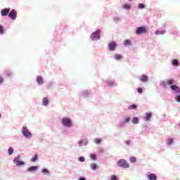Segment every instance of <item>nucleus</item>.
Here are the masks:
<instances>
[{"label": "nucleus", "mask_w": 180, "mask_h": 180, "mask_svg": "<svg viewBox=\"0 0 180 180\" xmlns=\"http://www.w3.org/2000/svg\"><path fill=\"white\" fill-rule=\"evenodd\" d=\"M117 165L121 168H129L130 165L126 161V160L121 159L117 161Z\"/></svg>", "instance_id": "obj_1"}, {"label": "nucleus", "mask_w": 180, "mask_h": 180, "mask_svg": "<svg viewBox=\"0 0 180 180\" xmlns=\"http://www.w3.org/2000/svg\"><path fill=\"white\" fill-rule=\"evenodd\" d=\"M22 133L25 137L27 139H30L32 137V133L29 131V129H27V127H23L22 129Z\"/></svg>", "instance_id": "obj_2"}, {"label": "nucleus", "mask_w": 180, "mask_h": 180, "mask_svg": "<svg viewBox=\"0 0 180 180\" xmlns=\"http://www.w3.org/2000/svg\"><path fill=\"white\" fill-rule=\"evenodd\" d=\"M62 124L63 126H65V127H71L72 123H71V119L68 117H64L62 119Z\"/></svg>", "instance_id": "obj_3"}, {"label": "nucleus", "mask_w": 180, "mask_h": 180, "mask_svg": "<svg viewBox=\"0 0 180 180\" xmlns=\"http://www.w3.org/2000/svg\"><path fill=\"white\" fill-rule=\"evenodd\" d=\"M20 155H18L13 160L14 164H15L17 167H22V165H25V162L20 161Z\"/></svg>", "instance_id": "obj_4"}, {"label": "nucleus", "mask_w": 180, "mask_h": 180, "mask_svg": "<svg viewBox=\"0 0 180 180\" xmlns=\"http://www.w3.org/2000/svg\"><path fill=\"white\" fill-rule=\"evenodd\" d=\"M101 30H98L91 34V38L92 40H99L101 39Z\"/></svg>", "instance_id": "obj_5"}, {"label": "nucleus", "mask_w": 180, "mask_h": 180, "mask_svg": "<svg viewBox=\"0 0 180 180\" xmlns=\"http://www.w3.org/2000/svg\"><path fill=\"white\" fill-rule=\"evenodd\" d=\"M136 33L137 34H142V33H147V28L146 27H139L136 30Z\"/></svg>", "instance_id": "obj_6"}, {"label": "nucleus", "mask_w": 180, "mask_h": 180, "mask_svg": "<svg viewBox=\"0 0 180 180\" xmlns=\"http://www.w3.org/2000/svg\"><path fill=\"white\" fill-rule=\"evenodd\" d=\"M16 16H18V12H16L15 10H12L8 13V18H10V19L12 20H15V19H16Z\"/></svg>", "instance_id": "obj_7"}, {"label": "nucleus", "mask_w": 180, "mask_h": 180, "mask_svg": "<svg viewBox=\"0 0 180 180\" xmlns=\"http://www.w3.org/2000/svg\"><path fill=\"white\" fill-rule=\"evenodd\" d=\"M9 12H11L10 8H4L1 11V16H8L9 15Z\"/></svg>", "instance_id": "obj_8"}, {"label": "nucleus", "mask_w": 180, "mask_h": 180, "mask_svg": "<svg viewBox=\"0 0 180 180\" xmlns=\"http://www.w3.org/2000/svg\"><path fill=\"white\" fill-rule=\"evenodd\" d=\"M117 44L115 42H111L108 44V47H109V50H111L112 51H113L114 50H115L116 47H117Z\"/></svg>", "instance_id": "obj_9"}, {"label": "nucleus", "mask_w": 180, "mask_h": 180, "mask_svg": "<svg viewBox=\"0 0 180 180\" xmlns=\"http://www.w3.org/2000/svg\"><path fill=\"white\" fill-rule=\"evenodd\" d=\"M172 91H176L177 94H180V88L176 85H172L170 86Z\"/></svg>", "instance_id": "obj_10"}, {"label": "nucleus", "mask_w": 180, "mask_h": 180, "mask_svg": "<svg viewBox=\"0 0 180 180\" xmlns=\"http://www.w3.org/2000/svg\"><path fill=\"white\" fill-rule=\"evenodd\" d=\"M37 168H39L37 166H31L27 169V171H28V172H35V171H37Z\"/></svg>", "instance_id": "obj_11"}, {"label": "nucleus", "mask_w": 180, "mask_h": 180, "mask_svg": "<svg viewBox=\"0 0 180 180\" xmlns=\"http://www.w3.org/2000/svg\"><path fill=\"white\" fill-rule=\"evenodd\" d=\"M148 179L157 180V175H155V174H150L148 175Z\"/></svg>", "instance_id": "obj_12"}, {"label": "nucleus", "mask_w": 180, "mask_h": 180, "mask_svg": "<svg viewBox=\"0 0 180 180\" xmlns=\"http://www.w3.org/2000/svg\"><path fill=\"white\" fill-rule=\"evenodd\" d=\"M140 81H142V82H147V81H148V77L143 75L140 77Z\"/></svg>", "instance_id": "obj_13"}, {"label": "nucleus", "mask_w": 180, "mask_h": 180, "mask_svg": "<svg viewBox=\"0 0 180 180\" xmlns=\"http://www.w3.org/2000/svg\"><path fill=\"white\" fill-rule=\"evenodd\" d=\"M37 82L39 85H43V84H44V82L43 81V78L41 77H38L37 78Z\"/></svg>", "instance_id": "obj_14"}, {"label": "nucleus", "mask_w": 180, "mask_h": 180, "mask_svg": "<svg viewBox=\"0 0 180 180\" xmlns=\"http://www.w3.org/2000/svg\"><path fill=\"white\" fill-rule=\"evenodd\" d=\"M42 103L44 106H47V105H49V98L47 97H44L43 98Z\"/></svg>", "instance_id": "obj_15"}, {"label": "nucleus", "mask_w": 180, "mask_h": 180, "mask_svg": "<svg viewBox=\"0 0 180 180\" xmlns=\"http://www.w3.org/2000/svg\"><path fill=\"white\" fill-rule=\"evenodd\" d=\"M166 84H167V85H173V84H175V80H174V79H170L167 80Z\"/></svg>", "instance_id": "obj_16"}, {"label": "nucleus", "mask_w": 180, "mask_h": 180, "mask_svg": "<svg viewBox=\"0 0 180 180\" xmlns=\"http://www.w3.org/2000/svg\"><path fill=\"white\" fill-rule=\"evenodd\" d=\"M151 115H152L151 112H147L146 114L145 120H146V122L150 121V118L151 117Z\"/></svg>", "instance_id": "obj_17"}, {"label": "nucleus", "mask_w": 180, "mask_h": 180, "mask_svg": "<svg viewBox=\"0 0 180 180\" xmlns=\"http://www.w3.org/2000/svg\"><path fill=\"white\" fill-rule=\"evenodd\" d=\"M91 169H93L94 171L98 169V165L93 163L90 165Z\"/></svg>", "instance_id": "obj_18"}, {"label": "nucleus", "mask_w": 180, "mask_h": 180, "mask_svg": "<svg viewBox=\"0 0 180 180\" xmlns=\"http://www.w3.org/2000/svg\"><path fill=\"white\" fill-rule=\"evenodd\" d=\"M130 122V117H126L124 120L121 122V124H124V123H129Z\"/></svg>", "instance_id": "obj_19"}, {"label": "nucleus", "mask_w": 180, "mask_h": 180, "mask_svg": "<svg viewBox=\"0 0 180 180\" xmlns=\"http://www.w3.org/2000/svg\"><path fill=\"white\" fill-rule=\"evenodd\" d=\"M123 9H130L131 8V6L129 4H125L122 6Z\"/></svg>", "instance_id": "obj_20"}, {"label": "nucleus", "mask_w": 180, "mask_h": 180, "mask_svg": "<svg viewBox=\"0 0 180 180\" xmlns=\"http://www.w3.org/2000/svg\"><path fill=\"white\" fill-rule=\"evenodd\" d=\"M165 30H161V31H160V30H157L155 33V34H157V35H159V34H165Z\"/></svg>", "instance_id": "obj_21"}, {"label": "nucleus", "mask_w": 180, "mask_h": 180, "mask_svg": "<svg viewBox=\"0 0 180 180\" xmlns=\"http://www.w3.org/2000/svg\"><path fill=\"white\" fill-rule=\"evenodd\" d=\"M132 123L134 124H139V118H137V117H134L133 119H132Z\"/></svg>", "instance_id": "obj_22"}, {"label": "nucleus", "mask_w": 180, "mask_h": 180, "mask_svg": "<svg viewBox=\"0 0 180 180\" xmlns=\"http://www.w3.org/2000/svg\"><path fill=\"white\" fill-rule=\"evenodd\" d=\"M128 109H129V110H131L132 109H137V105L135 104L129 105Z\"/></svg>", "instance_id": "obj_23"}, {"label": "nucleus", "mask_w": 180, "mask_h": 180, "mask_svg": "<svg viewBox=\"0 0 180 180\" xmlns=\"http://www.w3.org/2000/svg\"><path fill=\"white\" fill-rule=\"evenodd\" d=\"M37 160H39V156L37 155V154L34 155V157H32V162H36Z\"/></svg>", "instance_id": "obj_24"}, {"label": "nucleus", "mask_w": 180, "mask_h": 180, "mask_svg": "<svg viewBox=\"0 0 180 180\" xmlns=\"http://www.w3.org/2000/svg\"><path fill=\"white\" fill-rule=\"evenodd\" d=\"M172 65H176V66L179 65V62L178 61L177 59H174V60L172 61Z\"/></svg>", "instance_id": "obj_25"}, {"label": "nucleus", "mask_w": 180, "mask_h": 180, "mask_svg": "<svg viewBox=\"0 0 180 180\" xmlns=\"http://www.w3.org/2000/svg\"><path fill=\"white\" fill-rule=\"evenodd\" d=\"M129 160L131 162H133V163L137 162V158H136V157H131Z\"/></svg>", "instance_id": "obj_26"}, {"label": "nucleus", "mask_w": 180, "mask_h": 180, "mask_svg": "<svg viewBox=\"0 0 180 180\" xmlns=\"http://www.w3.org/2000/svg\"><path fill=\"white\" fill-rule=\"evenodd\" d=\"M124 46H130L131 44V41L130 40H126L124 41Z\"/></svg>", "instance_id": "obj_27"}, {"label": "nucleus", "mask_w": 180, "mask_h": 180, "mask_svg": "<svg viewBox=\"0 0 180 180\" xmlns=\"http://www.w3.org/2000/svg\"><path fill=\"white\" fill-rule=\"evenodd\" d=\"M114 58H115V60H121L122 59V56L116 53L114 56Z\"/></svg>", "instance_id": "obj_28"}, {"label": "nucleus", "mask_w": 180, "mask_h": 180, "mask_svg": "<svg viewBox=\"0 0 180 180\" xmlns=\"http://www.w3.org/2000/svg\"><path fill=\"white\" fill-rule=\"evenodd\" d=\"M8 153L9 155H12V154H13V149L12 148V147L8 148Z\"/></svg>", "instance_id": "obj_29"}, {"label": "nucleus", "mask_w": 180, "mask_h": 180, "mask_svg": "<svg viewBox=\"0 0 180 180\" xmlns=\"http://www.w3.org/2000/svg\"><path fill=\"white\" fill-rule=\"evenodd\" d=\"M101 142H102V141L101 140V139H96L94 140V143H95L96 144H101Z\"/></svg>", "instance_id": "obj_30"}, {"label": "nucleus", "mask_w": 180, "mask_h": 180, "mask_svg": "<svg viewBox=\"0 0 180 180\" xmlns=\"http://www.w3.org/2000/svg\"><path fill=\"white\" fill-rule=\"evenodd\" d=\"M113 85H115V82L113 81L108 82V86H113Z\"/></svg>", "instance_id": "obj_31"}, {"label": "nucleus", "mask_w": 180, "mask_h": 180, "mask_svg": "<svg viewBox=\"0 0 180 180\" xmlns=\"http://www.w3.org/2000/svg\"><path fill=\"white\" fill-rule=\"evenodd\" d=\"M90 158H91V160H93L94 161H95V160H96V154H91V155H90Z\"/></svg>", "instance_id": "obj_32"}, {"label": "nucleus", "mask_w": 180, "mask_h": 180, "mask_svg": "<svg viewBox=\"0 0 180 180\" xmlns=\"http://www.w3.org/2000/svg\"><path fill=\"white\" fill-rule=\"evenodd\" d=\"M42 174H50V172L47 169H42Z\"/></svg>", "instance_id": "obj_33"}, {"label": "nucleus", "mask_w": 180, "mask_h": 180, "mask_svg": "<svg viewBox=\"0 0 180 180\" xmlns=\"http://www.w3.org/2000/svg\"><path fill=\"white\" fill-rule=\"evenodd\" d=\"M172 143H174V139H169L167 140V144L169 146H171V144H172Z\"/></svg>", "instance_id": "obj_34"}, {"label": "nucleus", "mask_w": 180, "mask_h": 180, "mask_svg": "<svg viewBox=\"0 0 180 180\" xmlns=\"http://www.w3.org/2000/svg\"><path fill=\"white\" fill-rule=\"evenodd\" d=\"M139 9H144L146 8V6H144V4L140 3L139 4Z\"/></svg>", "instance_id": "obj_35"}, {"label": "nucleus", "mask_w": 180, "mask_h": 180, "mask_svg": "<svg viewBox=\"0 0 180 180\" xmlns=\"http://www.w3.org/2000/svg\"><path fill=\"white\" fill-rule=\"evenodd\" d=\"M79 161H80L81 162H84V161H85V158H84V157H80L79 158Z\"/></svg>", "instance_id": "obj_36"}, {"label": "nucleus", "mask_w": 180, "mask_h": 180, "mask_svg": "<svg viewBox=\"0 0 180 180\" xmlns=\"http://www.w3.org/2000/svg\"><path fill=\"white\" fill-rule=\"evenodd\" d=\"M111 180H117V176L116 175H112Z\"/></svg>", "instance_id": "obj_37"}, {"label": "nucleus", "mask_w": 180, "mask_h": 180, "mask_svg": "<svg viewBox=\"0 0 180 180\" xmlns=\"http://www.w3.org/2000/svg\"><path fill=\"white\" fill-rule=\"evenodd\" d=\"M137 92H138L139 94H143V89H141V88H138V89H137Z\"/></svg>", "instance_id": "obj_38"}, {"label": "nucleus", "mask_w": 180, "mask_h": 180, "mask_svg": "<svg viewBox=\"0 0 180 180\" xmlns=\"http://www.w3.org/2000/svg\"><path fill=\"white\" fill-rule=\"evenodd\" d=\"M175 99H176V102L180 103V95L176 96L175 97Z\"/></svg>", "instance_id": "obj_39"}, {"label": "nucleus", "mask_w": 180, "mask_h": 180, "mask_svg": "<svg viewBox=\"0 0 180 180\" xmlns=\"http://www.w3.org/2000/svg\"><path fill=\"white\" fill-rule=\"evenodd\" d=\"M126 144H127V146H130V144H131V141H130L129 139L125 141Z\"/></svg>", "instance_id": "obj_40"}, {"label": "nucleus", "mask_w": 180, "mask_h": 180, "mask_svg": "<svg viewBox=\"0 0 180 180\" xmlns=\"http://www.w3.org/2000/svg\"><path fill=\"white\" fill-rule=\"evenodd\" d=\"M4 34V27L2 26H0V34Z\"/></svg>", "instance_id": "obj_41"}, {"label": "nucleus", "mask_w": 180, "mask_h": 180, "mask_svg": "<svg viewBox=\"0 0 180 180\" xmlns=\"http://www.w3.org/2000/svg\"><path fill=\"white\" fill-rule=\"evenodd\" d=\"M4 82V79H2L1 77H0V84H2Z\"/></svg>", "instance_id": "obj_42"}, {"label": "nucleus", "mask_w": 180, "mask_h": 180, "mask_svg": "<svg viewBox=\"0 0 180 180\" xmlns=\"http://www.w3.org/2000/svg\"><path fill=\"white\" fill-rule=\"evenodd\" d=\"M79 180H86V179H85V178H84V177H80V178L79 179Z\"/></svg>", "instance_id": "obj_43"}, {"label": "nucleus", "mask_w": 180, "mask_h": 180, "mask_svg": "<svg viewBox=\"0 0 180 180\" xmlns=\"http://www.w3.org/2000/svg\"><path fill=\"white\" fill-rule=\"evenodd\" d=\"M8 77H11V74H8Z\"/></svg>", "instance_id": "obj_44"}, {"label": "nucleus", "mask_w": 180, "mask_h": 180, "mask_svg": "<svg viewBox=\"0 0 180 180\" xmlns=\"http://www.w3.org/2000/svg\"><path fill=\"white\" fill-rule=\"evenodd\" d=\"M1 116H2V115H1V114H0V119H1Z\"/></svg>", "instance_id": "obj_45"}, {"label": "nucleus", "mask_w": 180, "mask_h": 180, "mask_svg": "<svg viewBox=\"0 0 180 180\" xmlns=\"http://www.w3.org/2000/svg\"><path fill=\"white\" fill-rule=\"evenodd\" d=\"M179 127H180V123H179Z\"/></svg>", "instance_id": "obj_46"}]
</instances>
